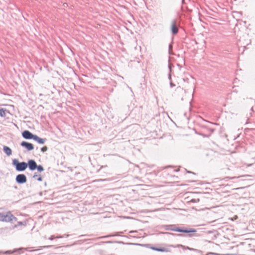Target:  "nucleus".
I'll use <instances>...</instances> for the list:
<instances>
[{
	"instance_id": "nucleus-1",
	"label": "nucleus",
	"mask_w": 255,
	"mask_h": 255,
	"mask_svg": "<svg viewBox=\"0 0 255 255\" xmlns=\"http://www.w3.org/2000/svg\"><path fill=\"white\" fill-rule=\"evenodd\" d=\"M12 165L15 167L16 171L22 172L26 170L27 162L24 161L19 162L17 159L14 158L12 160Z\"/></svg>"
},
{
	"instance_id": "nucleus-2",
	"label": "nucleus",
	"mask_w": 255,
	"mask_h": 255,
	"mask_svg": "<svg viewBox=\"0 0 255 255\" xmlns=\"http://www.w3.org/2000/svg\"><path fill=\"white\" fill-rule=\"evenodd\" d=\"M17 220V218L14 216L10 211H8L6 214L0 213V221L12 222H16Z\"/></svg>"
},
{
	"instance_id": "nucleus-3",
	"label": "nucleus",
	"mask_w": 255,
	"mask_h": 255,
	"mask_svg": "<svg viewBox=\"0 0 255 255\" xmlns=\"http://www.w3.org/2000/svg\"><path fill=\"white\" fill-rule=\"evenodd\" d=\"M170 30L173 35H175L178 33L179 29L177 19H173L171 21Z\"/></svg>"
},
{
	"instance_id": "nucleus-4",
	"label": "nucleus",
	"mask_w": 255,
	"mask_h": 255,
	"mask_svg": "<svg viewBox=\"0 0 255 255\" xmlns=\"http://www.w3.org/2000/svg\"><path fill=\"white\" fill-rule=\"evenodd\" d=\"M15 181L19 184H22L26 182L27 178L24 174H19L16 176Z\"/></svg>"
},
{
	"instance_id": "nucleus-5",
	"label": "nucleus",
	"mask_w": 255,
	"mask_h": 255,
	"mask_svg": "<svg viewBox=\"0 0 255 255\" xmlns=\"http://www.w3.org/2000/svg\"><path fill=\"white\" fill-rule=\"evenodd\" d=\"M27 167H28L30 171H34L37 168V163L34 159H29L27 162Z\"/></svg>"
},
{
	"instance_id": "nucleus-6",
	"label": "nucleus",
	"mask_w": 255,
	"mask_h": 255,
	"mask_svg": "<svg viewBox=\"0 0 255 255\" xmlns=\"http://www.w3.org/2000/svg\"><path fill=\"white\" fill-rule=\"evenodd\" d=\"M20 145L22 147L26 149L27 151H31L34 149V145L33 144L25 141H22L20 143Z\"/></svg>"
},
{
	"instance_id": "nucleus-7",
	"label": "nucleus",
	"mask_w": 255,
	"mask_h": 255,
	"mask_svg": "<svg viewBox=\"0 0 255 255\" xmlns=\"http://www.w3.org/2000/svg\"><path fill=\"white\" fill-rule=\"evenodd\" d=\"M174 231L184 233H194L196 232V230L194 229H185V228H176L175 227V229H173Z\"/></svg>"
},
{
	"instance_id": "nucleus-8",
	"label": "nucleus",
	"mask_w": 255,
	"mask_h": 255,
	"mask_svg": "<svg viewBox=\"0 0 255 255\" xmlns=\"http://www.w3.org/2000/svg\"><path fill=\"white\" fill-rule=\"evenodd\" d=\"M34 135L35 134H33L27 130H25L22 132V136L26 139H33L34 137Z\"/></svg>"
},
{
	"instance_id": "nucleus-9",
	"label": "nucleus",
	"mask_w": 255,
	"mask_h": 255,
	"mask_svg": "<svg viewBox=\"0 0 255 255\" xmlns=\"http://www.w3.org/2000/svg\"><path fill=\"white\" fill-rule=\"evenodd\" d=\"M33 139L41 144H44L46 141L45 138H40L36 134L34 135V137Z\"/></svg>"
},
{
	"instance_id": "nucleus-10",
	"label": "nucleus",
	"mask_w": 255,
	"mask_h": 255,
	"mask_svg": "<svg viewBox=\"0 0 255 255\" xmlns=\"http://www.w3.org/2000/svg\"><path fill=\"white\" fill-rule=\"evenodd\" d=\"M3 150L7 156H10L12 154V150L8 146H4Z\"/></svg>"
},
{
	"instance_id": "nucleus-11",
	"label": "nucleus",
	"mask_w": 255,
	"mask_h": 255,
	"mask_svg": "<svg viewBox=\"0 0 255 255\" xmlns=\"http://www.w3.org/2000/svg\"><path fill=\"white\" fill-rule=\"evenodd\" d=\"M151 249L154 251L161 252H167L168 251L167 249L164 248L151 247Z\"/></svg>"
},
{
	"instance_id": "nucleus-12",
	"label": "nucleus",
	"mask_w": 255,
	"mask_h": 255,
	"mask_svg": "<svg viewBox=\"0 0 255 255\" xmlns=\"http://www.w3.org/2000/svg\"><path fill=\"white\" fill-rule=\"evenodd\" d=\"M33 178L36 179L37 181H42V178L41 176L39 175H38L37 173H35L33 176Z\"/></svg>"
},
{
	"instance_id": "nucleus-13",
	"label": "nucleus",
	"mask_w": 255,
	"mask_h": 255,
	"mask_svg": "<svg viewBox=\"0 0 255 255\" xmlns=\"http://www.w3.org/2000/svg\"><path fill=\"white\" fill-rule=\"evenodd\" d=\"M181 247H182L183 248L186 249H187L188 250H190V251H195V252H198V253L199 254H201V252L200 251H199L197 249H193V248H189L188 247H185L184 246L181 245Z\"/></svg>"
},
{
	"instance_id": "nucleus-14",
	"label": "nucleus",
	"mask_w": 255,
	"mask_h": 255,
	"mask_svg": "<svg viewBox=\"0 0 255 255\" xmlns=\"http://www.w3.org/2000/svg\"><path fill=\"white\" fill-rule=\"evenodd\" d=\"M5 109L3 108L0 109V116L1 117H5Z\"/></svg>"
},
{
	"instance_id": "nucleus-15",
	"label": "nucleus",
	"mask_w": 255,
	"mask_h": 255,
	"mask_svg": "<svg viewBox=\"0 0 255 255\" xmlns=\"http://www.w3.org/2000/svg\"><path fill=\"white\" fill-rule=\"evenodd\" d=\"M36 169L40 172L44 171V170L43 167L41 165H37V168H36Z\"/></svg>"
},
{
	"instance_id": "nucleus-16",
	"label": "nucleus",
	"mask_w": 255,
	"mask_h": 255,
	"mask_svg": "<svg viewBox=\"0 0 255 255\" xmlns=\"http://www.w3.org/2000/svg\"><path fill=\"white\" fill-rule=\"evenodd\" d=\"M22 225H25V224H24L22 222L19 221L17 222V224L16 225H15L13 227V228H16L19 226Z\"/></svg>"
},
{
	"instance_id": "nucleus-17",
	"label": "nucleus",
	"mask_w": 255,
	"mask_h": 255,
	"mask_svg": "<svg viewBox=\"0 0 255 255\" xmlns=\"http://www.w3.org/2000/svg\"><path fill=\"white\" fill-rule=\"evenodd\" d=\"M47 150H48V147L46 146H44L42 147V148H41V149H40V150L43 152L46 151Z\"/></svg>"
},
{
	"instance_id": "nucleus-18",
	"label": "nucleus",
	"mask_w": 255,
	"mask_h": 255,
	"mask_svg": "<svg viewBox=\"0 0 255 255\" xmlns=\"http://www.w3.org/2000/svg\"><path fill=\"white\" fill-rule=\"evenodd\" d=\"M175 227H174V225H170L169 226V228H168V229H167V230H170V231H174L173 229H175Z\"/></svg>"
},
{
	"instance_id": "nucleus-19",
	"label": "nucleus",
	"mask_w": 255,
	"mask_h": 255,
	"mask_svg": "<svg viewBox=\"0 0 255 255\" xmlns=\"http://www.w3.org/2000/svg\"><path fill=\"white\" fill-rule=\"evenodd\" d=\"M52 247H53V246H52V245H47V246H41V247H40V248H44V249H48V248H51Z\"/></svg>"
},
{
	"instance_id": "nucleus-20",
	"label": "nucleus",
	"mask_w": 255,
	"mask_h": 255,
	"mask_svg": "<svg viewBox=\"0 0 255 255\" xmlns=\"http://www.w3.org/2000/svg\"><path fill=\"white\" fill-rule=\"evenodd\" d=\"M172 66H173V65L171 64H168V68H169L170 73L171 72V68Z\"/></svg>"
},
{
	"instance_id": "nucleus-21",
	"label": "nucleus",
	"mask_w": 255,
	"mask_h": 255,
	"mask_svg": "<svg viewBox=\"0 0 255 255\" xmlns=\"http://www.w3.org/2000/svg\"><path fill=\"white\" fill-rule=\"evenodd\" d=\"M172 45H171V44H169V53L170 54H171L170 51H171V50L172 49Z\"/></svg>"
},
{
	"instance_id": "nucleus-22",
	"label": "nucleus",
	"mask_w": 255,
	"mask_h": 255,
	"mask_svg": "<svg viewBox=\"0 0 255 255\" xmlns=\"http://www.w3.org/2000/svg\"><path fill=\"white\" fill-rule=\"evenodd\" d=\"M54 239H55L54 236L52 235V236H51L49 238H48V240H54Z\"/></svg>"
},
{
	"instance_id": "nucleus-23",
	"label": "nucleus",
	"mask_w": 255,
	"mask_h": 255,
	"mask_svg": "<svg viewBox=\"0 0 255 255\" xmlns=\"http://www.w3.org/2000/svg\"><path fill=\"white\" fill-rule=\"evenodd\" d=\"M170 85L171 87H173L175 86V85L173 84L172 82H170Z\"/></svg>"
},
{
	"instance_id": "nucleus-24",
	"label": "nucleus",
	"mask_w": 255,
	"mask_h": 255,
	"mask_svg": "<svg viewBox=\"0 0 255 255\" xmlns=\"http://www.w3.org/2000/svg\"><path fill=\"white\" fill-rule=\"evenodd\" d=\"M55 238L56 239H60V238H63V236H56V237H55Z\"/></svg>"
},
{
	"instance_id": "nucleus-25",
	"label": "nucleus",
	"mask_w": 255,
	"mask_h": 255,
	"mask_svg": "<svg viewBox=\"0 0 255 255\" xmlns=\"http://www.w3.org/2000/svg\"><path fill=\"white\" fill-rule=\"evenodd\" d=\"M168 79L171 81V74L169 72V74H168Z\"/></svg>"
},
{
	"instance_id": "nucleus-26",
	"label": "nucleus",
	"mask_w": 255,
	"mask_h": 255,
	"mask_svg": "<svg viewBox=\"0 0 255 255\" xmlns=\"http://www.w3.org/2000/svg\"><path fill=\"white\" fill-rule=\"evenodd\" d=\"M69 236H70V235H69V234H65V235H64L63 236V238H64V237L67 238V237H69Z\"/></svg>"
},
{
	"instance_id": "nucleus-27",
	"label": "nucleus",
	"mask_w": 255,
	"mask_h": 255,
	"mask_svg": "<svg viewBox=\"0 0 255 255\" xmlns=\"http://www.w3.org/2000/svg\"><path fill=\"white\" fill-rule=\"evenodd\" d=\"M110 236H111V235H110V236H106L101 237H100V238H108V237H110Z\"/></svg>"
},
{
	"instance_id": "nucleus-28",
	"label": "nucleus",
	"mask_w": 255,
	"mask_h": 255,
	"mask_svg": "<svg viewBox=\"0 0 255 255\" xmlns=\"http://www.w3.org/2000/svg\"><path fill=\"white\" fill-rule=\"evenodd\" d=\"M86 236H87V235H82L80 236L79 237Z\"/></svg>"
},
{
	"instance_id": "nucleus-29",
	"label": "nucleus",
	"mask_w": 255,
	"mask_h": 255,
	"mask_svg": "<svg viewBox=\"0 0 255 255\" xmlns=\"http://www.w3.org/2000/svg\"><path fill=\"white\" fill-rule=\"evenodd\" d=\"M191 201H192V202H195V199H192V200H191Z\"/></svg>"
},
{
	"instance_id": "nucleus-30",
	"label": "nucleus",
	"mask_w": 255,
	"mask_h": 255,
	"mask_svg": "<svg viewBox=\"0 0 255 255\" xmlns=\"http://www.w3.org/2000/svg\"><path fill=\"white\" fill-rule=\"evenodd\" d=\"M188 173H194L193 172H191V171H188Z\"/></svg>"
},
{
	"instance_id": "nucleus-31",
	"label": "nucleus",
	"mask_w": 255,
	"mask_h": 255,
	"mask_svg": "<svg viewBox=\"0 0 255 255\" xmlns=\"http://www.w3.org/2000/svg\"><path fill=\"white\" fill-rule=\"evenodd\" d=\"M214 129H212L211 130V131H212V132H214Z\"/></svg>"
},
{
	"instance_id": "nucleus-32",
	"label": "nucleus",
	"mask_w": 255,
	"mask_h": 255,
	"mask_svg": "<svg viewBox=\"0 0 255 255\" xmlns=\"http://www.w3.org/2000/svg\"><path fill=\"white\" fill-rule=\"evenodd\" d=\"M236 178V177H232V179H234V178Z\"/></svg>"
},
{
	"instance_id": "nucleus-33",
	"label": "nucleus",
	"mask_w": 255,
	"mask_h": 255,
	"mask_svg": "<svg viewBox=\"0 0 255 255\" xmlns=\"http://www.w3.org/2000/svg\"><path fill=\"white\" fill-rule=\"evenodd\" d=\"M178 67H180L179 64H177Z\"/></svg>"
},
{
	"instance_id": "nucleus-34",
	"label": "nucleus",
	"mask_w": 255,
	"mask_h": 255,
	"mask_svg": "<svg viewBox=\"0 0 255 255\" xmlns=\"http://www.w3.org/2000/svg\"><path fill=\"white\" fill-rule=\"evenodd\" d=\"M248 175H245L244 176H248Z\"/></svg>"
},
{
	"instance_id": "nucleus-35",
	"label": "nucleus",
	"mask_w": 255,
	"mask_h": 255,
	"mask_svg": "<svg viewBox=\"0 0 255 255\" xmlns=\"http://www.w3.org/2000/svg\"><path fill=\"white\" fill-rule=\"evenodd\" d=\"M38 250H33V251H37Z\"/></svg>"
},
{
	"instance_id": "nucleus-36",
	"label": "nucleus",
	"mask_w": 255,
	"mask_h": 255,
	"mask_svg": "<svg viewBox=\"0 0 255 255\" xmlns=\"http://www.w3.org/2000/svg\"><path fill=\"white\" fill-rule=\"evenodd\" d=\"M7 253H9V252H10V251H7Z\"/></svg>"
}]
</instances>
